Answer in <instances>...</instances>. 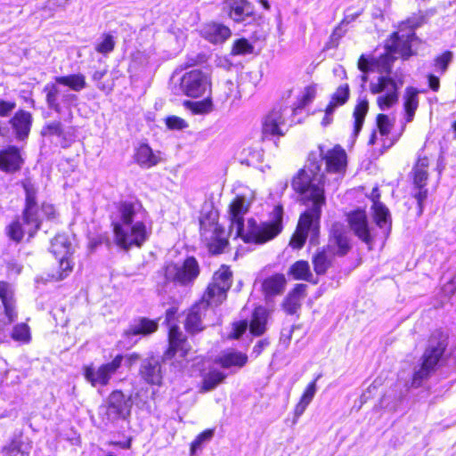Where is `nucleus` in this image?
Returning a JSON list of instances; mask_svg holds the SVG:
<instances>
[{
	"mask_svg": "<svg viewBox=\"0 0 456 456\" xmlns=\"http://www.w3.org/2000/svg\"><path fill=\"white\" fill-rule=\"evenodd\" d=\"M60 138L61 139V147H69L77 138L76 128L74 126H69L66 129L62 127V134Z\"/></svg>",
	"mask_w": 456,
	"mask_h": 456,
	"instance_id": "50",
	"label": "nucleus"
},
{
	"mask_svg": "<svg viewBox=\"0 0 456 456\" xmlns=\"http://www.w3.org/2000/svg\"><path fill=\"white\" fill-rule=\"evenodd\" d=\"M346 153L336 145L325 150L320 145L318 151L310 153L305 168L292 180L293 189L300 193L301 201L307 209L300 216L297 230L289 242L294 248H301L308 234L313 242L319 233L322 208L325 204L324 187L336 191L346 168Z\"/></svg>",
	"mask_w": 456,
	"mask_h": 456,
	"instance_id": "1",
	"label": "nucleus"
},
{
	"mask_svg": "<svg viewBox=\"0 0 456 456\" xmlns=\"http://www.w3.org/2000/svg\"><path fill=\"white\" fill-rule=\"evenodd\" d=\"M247 362L248 355L238 351L225 352L216 359V363L219 364L224 369H240L245 366Z\"/></svg>",
	"mask_w": 456,
	"mask_h": 456,
	"instance_id": "29",
	"label": "nucleus"
},
{
	"mask_svg": "<svg viewBox=\"0 0 456 456\" xmlns=\"http://www.w3.org/2000/svg\"><path fill=\"white\" fill-rule=\"evenodd\" d=\"M60 260V272L57 273V274H53L52 279L55 281H61L65 279L69 273L72 271V265L68 259L67 256L64 257H58Z\"/></svg>",
	"mask_w": 456,
	"mask_h": 456,
	"instance_id": "46",
	"label": "nucleus"
},
{
	"mask_svg": "<svg viewBox=\"0 0 456 456\" xmlns=\"http://www.w3.org/2000/svg\"><path fill=\"white\" fill-rule=\"evenodd\" d=\"M12 128L15 130L18 139L22 140L28 136L32 123L31 114L26 110H19L10 120Z\"/></svg>",
	"mask_w": 456,
	"mask_h": 456,
	"instance_id": "28",
	"label": "nucleus"
},
{
	"mask_svg": "<svg viewBox=\"0 0 456 456\" xmlns=\"http://www.w3.org/2000/svg\"><path fill=\"white\" fill-rule=\"evenodd\" d=\"M123 362L124 355L118 354L111 362L103 363L98 368L87 366L84 371L85 378L93 387L106 386L121 367Z\"/></svg>",
	"mask_w": 456,
	"mask_h": 456,
	"instance_id": "14",
	"label": "nucleus"
},
{
	"mask_svg": "<svg viewBox=\"0 0 456 456\" xmlns=\"http://www.w3.org/2000/svg\"><path fill=\"white\" fill-rule=\"evenodd\" d=\"M53 79L71 92H80L86 87V77L81 73L55 77Z\"/></svg>",
	"mask_w": 456,
	"mask_h": 456,
	"instance_id": "33",
	"label": "nucleus"
},
{
	"mask_svg": "<svg viewBox=\"0 0 456 456\" xmlns=\"http://www.w3.org/2000/svg\"><path fill=\"white\" fill-rule=\"evenodd\" d=\"M200 273V266L194 256H188L182 262L169 263L164 267L167 282L180 286H191Z\"/></svg>",
	"mask_w": 456,
	"mask_h": 456,
	"instance_id": "9",
	"label": "nucleus"
},
{
	"mask_svg": "<svg viewBox=\"0 0 456 456\" xmlns=\"http://www.w3.org/2000/svg\"><path fill=\"white\" fill-rule=\"evenodd\" d=\"M403 85V79L396 74L395 77L390 76H379L377 80L370 83V92L377 94V105L385 111L395 104L399 101V90Z\"/></svg>",
	"mask_w": 456,
	"mask_h": 456,
	"instance_id": "8",
	"label": "nucleus"
},
{
	"mask_svg": "<svg viewBox=\"0 0 456 456\" xmlns=\"http://www.w3.org/2000/svg\"><path fill=\"white\" fill-rule=\"evenodd\" d=\"M266 311L264 307H256L249 325L250 332L255 336L262 335L265 330Z\"/></svg>",
	"mask_w": 456,
	"mask_h": 456,
	"instance_id": "36",
	"label": "nucleus"
},
{
	"mask_svg": "<svg viewBox=\"0 0 456 456\" xmlns=\"http://www.w3.org/2000/svg\"><path fill=\"white\" fill-rule=\"evenodd\" d=\"M250 202L244 196H237L229 206L231 222L229 235L234 239L241 238L247 243L263 244L276 237L282 231L283 208L276 206L271 213V220L256 223L249 218L244 223V215L248 213Z\"/></svg>",
	"mask_w": 456,
	"mask_h": 456,
	"instance_id": "2",
	"label": "nucleus"
},
{
	"mask_svg": "<svg viewBox=\"0 0 456 456\" xmlns=\"http://www.w3.org/2000/svg\"><path fill=\"white\" fill-rule=\"evenodd\" d=\"M226 375L218 370H211L209 373L204 378L203 381V390L210 391L216 388L220 383H222Z\"/></svg>",
	"mask_w": 456,
	"mask_h": 456,
	"instance_id": "40",
	"label": "nucleus"
},
{
	"mask_svg": "<svg viewBox=\"0 0 456 456\" xmlns=\"http://www.w3.org/2000/svg\"><path fill=\"white\" fill-rule=\"evenodd\" d=\"M132 406L131 395H126L120 390H114L109 395L106 405L101 407V414L109 422L126 419L131 414Z\"/></svg>",
	"mask_w": 456,
	"mask_h": 456,
	"instance_id": "11",
	"label": "nucleus"
},
{
	"mask_svg": "<svg viewBox=\"0 0 456 456\" xmlns=\"http://www.w3.org/2000/svg\"><path fill=\"white\" fill-rule=\"evenodd\" d=\"M158 327L159 324L156 321L142 317L134 321V323L130 325L126 334L147 336L155 332L158 330Z\"/></svg>",
	"mask_w": 456,
	"mask_h": 456,
	"instance_id": "31",
	"label": "nucleus"
},
{
	"mask_svg": "<svg viewBox=\"0 0 456 456\" xmlns=\"http://www.w3.org/2000/svg\"><path fill=\"white\" fill-rule=\"evenodd\" d=\"M443 291L446 296H452L456 291V273L447 281L444 287Z\"/></svg>",
	"mask_w": 456,
	"mask_h": 456,
	"instance_id": "58",
	"label": "nucleus"
},
{
	"mask_svg": "<svg viewBox=\"0 0 456 456\" xmlns=\"http://www.w3.org/2000/svg\"><path fill=\"white\" fill-rule=\"evenodd\" d=\"M350 94L349 86L347 84L339 86L331 96L330 103H333L334 107L338 108L345 104Z\"/></svg>",
	"mask_w": 456,
	"mask_h": 456,
	"instance_id": "42",
	"label": "nucleus"
},
{
	"mask_svg": "<svg viewBox=\"0 0 456 456\" xmlns=\"http://www.w3.org/2000/svg\"><path fill=\"white\" fill-rule=\"evenodd\" d=\"M248 329V322L242 321L234 325L233 328V338H239Z\"/></svg>",
	"mask_w": 456,
	"mask_h": 456,
	"instance_id": "59",
	"label": "nucleus"
},
{
	"mask_svg": "<svg viewBox=\"0 0 456 456\" xmlns=\"http://www.w3.org/2000/svg\"><path fill=\"white\" fill-rule=\"evenodd\" d=\"M347 221L354 233L367 245L372 244L374 236L368 225L365 211L356 210L347 216Z\"/></svg>",
	"mask_w": 456,
	"mask_h": 456,
	"instance_id": "20",
	"label": "nucleus"
},
{
	"mask_svg": "<svg viewBox=\"0 0 456 456\" xmlns=\"http://www.w3.org/2000/svg\"><path fill=\"white\" fill-rule=\"evenodd\" d=\"M269 345L268 340L266 339H261L259 340L256 345L253 347L252 354L255 355V357H257L261 354L263 350Z\"/></svg>",
	"mask_w": 456,
	"mask_h": 456,
	"instance_id": "62",
	"label": "nucleus"
},
{
	"mask_svg": "<svg viewBox=\"0 0 456 456\" xmlns=\"http://www.w3.org/2000/svg\"><path fill=\"white\" fill-rule=\"evenodd\" d=\"M16 107L14 102H7L0 99V117H7Z\"/></svg>",
	"mask_w": 456,
	"mask_h": 456,
	"instance_id": "56",
	"label": "nucleus"
},
{
	"mask_svg": "<svg viewBox=\"0 0 456 456\" xmlns=\"http://www.w3.org/2000/svg\"><path fill=\"white\" fill-rule=\"evenodd\" d=\"M41 211L48 219L55 217V208L52 204L44 203Z\"/></svg>",
	"mask_w": 456,
	"mask_h": 456,
	"instance_id": "61",
	"label": "nucleus"
},
{
	"mask_svg": "<svg viewBox=\"0 0 456 456\" xmlns=\"http://www.w3.org/2000/svg\"><path fill=\"white\" fill-rule=\"evenodd\" d=\"M4 456H18L21 453L20 443L17 441L11 442L4 448Z\"/></svg>",
	"mask_w": 456,
	"mask_h": 456,
	"instance_id": "55",
	"label": "nucleus"
},
{
	"mask_svg": "<svg viewBox=\"0 0 456 456\" xmlns=\"http://www.w3.org/2000/svg\"><path fill=\"white\" fill-rule=\"evenodd\" d=\"M291 112L288 107H274L264 118L263 134L281 136L287 131L286 116Z\"/></svg>",
	"mask_w": 456,
	"mask_h": 456,
	"instance_id": "18",
	"label": "nucleus"
},
{
	"mask_svg": "<svg viewBox=\"0 0 456 456\" xmlns=\"http://www.w3.org/2000/svg\"><path fill=\"white\" fill-rule=\"evenodd\" d=\"M337 108L334 107L333 103H329L325 110L324 117L322 120V125L326 126L332 122V115Z\"/></svg>",
	"mask_w": 456,
	"mask_h": 456,
	"instance_id": "57",
	"label": "nucleus"
},
{
	"mask_svg": "<svg viewBox=\"0 0 456 456\" xmlns=\"http://www.w3.org/2000/svg\"><path fill=\"white\" fill-rule=\"evenodd\" d=\"M287 281L283 274L276 273L266 277L262 281V291L266 298L281 295L285 289Z\"/></svg>",
	"mask_w": 456,
	"mask_h": 456,
	"instance_id": "25",
	"label": "nucleus"
},
{
	"mask_svg": "<svg viewBox=\"0 0 456 456\" xmlns=\"http://www.w3.org/2000/svg\"><path fill=\"white\" fill-rule=\"evenodd\" d=\"M327 248L333 254L345 256L351 249L349 238L343 224H334Z\"/></svg>",
	"mask_w": 456,
	"mask_h": 456,
	"instance_id": "21",
	"label": "nucleus"
},
{
	"mask_svg": "<svg viewBox=\"0 0 456 456\" xmlns=\"http://www.w3.org/2000/svg\"><path fill=\"white\" fill-rule=\"evenodd\" d=\"M135 161L145 168L151 167L157 165L159 161V157L153 153L151 148L147 144H141L134 155Z\"/></svg>",
	"mask_w": 456,
	"mask_h": 456,
	"instance_id": "32",
	"label": "nucleus"
},
{
	"mask_svg": "<svg viewBox=\"0 0 456 456\" xmlns=\"http://www.w3.org/2000/svg\"><path fill=\"white\" fill-rule=\"evenodd\" d=\"M316 94V88L314 86H309L305 88L302 98L300 99V102L298 106L294 109L292 111H296L297 109H302L306 106L309 102H311Z\"/></svg>",
	"mask_w": 456,
	"mask_h": 456,
	"instance_id": "51",
	"label": "nucleus"
},
{
	"mask_svg": "<svg viewBox=\"0 0 456 456\" xmlns=\"http://www.w3.org/2000/svg\"><path fill=\"white\" fill-rule=\"evenodd\" d=\"M453 53L451 51H445L441 55L435 59L436 70L441 75L444 74L448 69L449 64L452 62Z\"/></svg>",
	"mask_w": 456,
	"mask_h": 456,
	"instance_id": "43",
	"label": "nucleus"
},
{
	"mask_svg": "<svg viewBox=\"0 0 456 456\" xmlns=\"http://www.w3.org/2000/svg\"><path fill=\"white\" fill-rule=\"evenodd\" d=\"M428 86L434 92H437L440 88V80L434 75H428Z\"/></svg>",
	"mask_w": 456,
	"mask_h": 456,
	"instance_id": "63",
	"label": "nucleus"
},
{
	"mask_svg": "<svg viewBox=\"0 0 456 456\" xmlns=\"http://www.w3.org/2000/svg\"><path fill=\"white\" fill-rule=\"evenodd\" d=\"M118 209L112 221L116 244L125 250L141 248L151 233L147 211L141 203L130 201L120 203Z\"/></svg>",
	"mask_w": 456,
	"mask_h": 456,
	"instance_id": "3",
	"label": "nucleus"
},
{
	"mask_svg": "<svg viewBox=\"0 0 456 456\" xmlns=\"http://www.w3.org/2000/svg\"><path fill=\"white\" fill-rule=\"evenodd\" d=\"M373 201V218L376 224L383 230L385 235H387L391 229V217L388 208H387L379 200V194L378 189L374 188L371 191Z\"/></svg>",
	"mask_w": 456,
	"mask_h": 456,
	"instance_id": "23",
	"label": "nucleus"
},
{
	"mask_svg": "<svg viewBox=\"0 0 456 456\" xmlns=\"http://www.w3.org/2000/svg\"><path fill=\"white\" fill-rule=\"evenodd\" d=\"M208 75L200 69L186 72L181 79V89L189 97H200L210 89Z\"/></svg>",
	"mask_w": 456,
	"mask_h": 456,
	"instance_id": "16",
	"label": "nucleus"
},
{
	"mask_svg": "<svg viewBox=\"0 0 456 456\" xmlns=\"http://www.w3.org/2000/svg\"><path fill=\"white\" fill-rule=\"evenodd\" d=\"M59 8L58 5L51 4V0H47L44 6H42L37 12L42 20H47L54 15V12Z\"/></svg>",
	"mask_w": 456,
	"mask_h": 456,
	"instance_id": "52",
	"label": "nucleus"
},
{
	"mask_svg": "<svg viewBox=\"0 0 456 456\" xmlns=\"http://www.w3.org/2000/svg\"><path fill=\"white\" fill-rule=\"evenodd\" d=\"M223 12L236 23L247 25L256 20L255 7L247 0H225Z\"/></svg>",
	"mask_w": 456,
	"mask_h": 456,
	"instance_id": "17",
	"label": "nucleus"
},
{
	"mask_svg": "<svg viewBox=\"0 0 456 456\" xmlns=\"http://www.w3.org/2000/svg\"><path fill=\"white\" fill-rule=\"evenodd\" d=\"M321 378V375H318L316 379L312 381L307 387L305 388V392L303 393L300 401L296 405L294 410L295 417L298 418L300 417L307 408V406L310 404L312 400L314 399L315 393L317 391L316 387V381Z\"/></svg>",
	"mask_w": 456,
	"mask_h": 456,
	"instance_id": "34",
	"label": "nucleus"
},
{
	"mask_svg": "<svg viewBox=\"0 0 456 456\" xmlns=\"http://www.w3.org/2000/svg\"><path fill=\"white\" fill-rule=\"evenodd\" d=\"M428 170L429 159L427 157H419L411 170L413 180L412 195L417 200L419 215L423 212L424 203L428 194V191L426 188L428 179Z\"/></svg>",
	"mask_w": 456,
	"mask_h": 456,
	"instance_id": "13",
	"label": "nucleus"
},
{
	"mask_svg": "<svg viewBox=\"0 0 456 456\" xmlns=\"http://www.w3.org/2000/svg\"><path fill=\"white\" fill-rule=\"evenodd\" d=\"M168 344V348L164 353L162 360L164 362L172 361L171 364L175 367H183L191 347L179 327L173 326L170 328Z\"/></svg>",
	"mask_w": 456,
	"mask_h": 456,
	"instance_id": "10",
	"label": "nucleus"
},
{
	"mask_svg": "<svg viewBox=\"0 0 456 456\" xmlns=\"http://www.w3.org/2000/svg\"><path fill=\"white\" fill-rule=\"evenodd\" d=\"M333 254L328 248H322L313 257L314 269L316 274H324L331 265Z\"/></svg>",
	"mask_w": 456,
	"mask_h": 456,
	"instance_id": "35",
	"label": "nucleus"
},
{
	"mask_svg": "<svg viewBox=\"0 0 456 456\" xmlns=\"http://www.w3.org/2000/svg\"><path fill=\"white\" fill-rule=\"evenodd\" d=\"M0 299L3 303L4 312L9 321L17 319L16 300L14 289L12 284L6 281H0Z\"/></svg>",
	"mask_w": 456,
	"mask_h": 456,
	"instance_id": "24",
	"label": "nucleus"
},
{
	"mask_svg": "<svg viewBox=\"0 0 456 456\" xmlns=\"http://www.w3.org/2000/svg\"><path fill=\"white\" fill-rule=\"evenodd\" d=\"M166 124L169 129L182 130L188 126L187 122L176 116L168 117L166 120Z\"/></svg>",
	"mask_w": 456,
	"mask_h": 456,
	"instance_id": "53",
	"label": "nucleus"
},
{
	"mask_svg": "<svg viewBox=\"0 0 456 456\" xmlns=\"http://www.w3.org/2000/svg\"><path fill=\"white\" fill-rule=\"evenodd\" d=\"M114 37L110 34L102 35L95 44L94 49L97 53L107 55L114 50Z\"/></svg>",
	"mask_w": 456,
	"mask_h": 456,
	"instance_id": "41",
	"label": "nucleus"
},
{
	"mask_svg": "<svg viewBox=\"0 0 456 456\" xmlns=\"http://www.w3.org/2000/svg\"><path fill=\"white\" fill-rule=\"evenodd\" d=\"M306 288L305 284H297L285 297L282 307L288 314H296L301 307V301L305 296Z\"/></svg>",
	"mask_w": 456,
	"mask_h": 456,
	"instance_id": "26",
	"label": "nucleus"
},
{
	"mask_svg": "<svg viewBox=\"0 0 456 456\" xmlns=\"http://www.w3.org/2000/svg\"><path fill=\"white\" fill-rule=\"evenodd\" d=\"M22 186L25 191V208L22 212V220L27 225V231L23 230L22 224L19 220L10 224L7 227V234L15 242L21 241L25 232L33 236L40 227V216L37 200V189L30 180H25Z\"/></svg>",
	"mask_w": 456,
	"mask_h": 456,
	"instance_id": "6",
	"label": "nucleus"
},
{
	"mask_svg": "<svg viewBox=\"0 0 456 456\" xmlns=\"http://www.w3.org/2000/svg\"><path fill=\"white\" fill-rule=\"evenodd\" d=\"M232 283V271L228 266L222 265L214 273L202 299L189 310L184 324L188 332L194 334L204 330L203 319L207 313L212 312L210 307L217 306L226 299Z\"/></svg>",
	"mask_w": 456,
	"mask_h": 456,
	"instance_id": "5",
	"label": "nucleus"
},
{
	"mask_svg": "<svg viewBox=\"0 0 456 456\" xmlns=\"http://www.w3.org/2000/svg\"><path fill=\"white\" fill-rule=\"evenodd\" d=\"M70 242L65 234H57L51 241L50 251L58 257L68 256Z\"/></svg>",
	"mask_w": 456,
	"mask_h": 456,
	"instance_id": "37",
	"label": "nucleus"
},
{
	"mask_svg": "<svg viewBox=\"0 0 456 456\" xmlns=\"http://www.w3.org/2000/svg\"><path fill=\"white\" fill-rule=\"evenodd\" d=\"M447 345V338L440 331L435 332L430 337L428 347L422 356V362L419 367L416 368L414 370L411 381L412 387H420L422 382L428 379L436 370Z\"/></svg>",
	"mask_w": 456,
	"mask_h": 456,
	"instance_id": "7",
	"label": "nucleus"
},
{
	"mask_svg": "<svg viewBox=\"0 0 456 456\" xmlns=\"http://www.w3.org/2000/svg\"><path fill=\"white\" fill-rule=\"evenodd\" d=\"M426 18L422 14L412 16L407 20L403 21L396 32L393 33L386 42V53L375 59L372 64L375 70L380 73V76H389L392 67L397 56L403 60H408L415 53L412 46L415 41H419L414 30L425 23Z\"/></svg>",
	"mask_w": 456,
	"mask_h": 456,
	"instance_id": "4",
	"label": "nucleus"
},
{
	"mask_svg": "<svg viewBox=\"0 0 456 456\" xmlns=\"http://www.w3.org/2000/svg\"><path fill=\"white\" fill-rule=\"evenodd\" d=\"M62 84L53 82L47 83L43 92L45 94V102L50 110L61 114L62 109H70L77 101V96L69 89L62 88Z\"/></svg>",
	"mask_w": 456,
	"mask_h": 456,
	"instance_id": "12",
	"label": "nucleus"
},
{
	"mask_svg": "<svg viewBox=\"0 0 456 456\" xmlns=\"http://www.w3.org/2000/svg\"><path fill=\"white\" fill-rule=\"evenodd\" d=\"M192 110L195 113H205L210 110V103L206 102H197L192 103Z\"/></svg>",
	"mask_w": 456,
	"mask_h": 456,
	"instance_id": "60",
	"label": "nucleus"
},
{
	"mask_svg": "<svg viewBox=\"0 0 456 456\" xmlns=\"http://www.w3.org/2000/svg\"><path fill=\"white\" fill-rule=\"evenodd\" d=\"M374 58L368 59L364 55H362L358 61V69L363 73H367L370 70H374L375 67L372 64Z\"/></svg>",
	"mask_w": 456,
	"mask_h": 456,
	"instance_id": "54",
	"label": "nucleus"
},
{
	"mask_svg": "<svg viewBox=\"0 0 456 456\" xmlns=\"http://www.w3.org/2000/svg\"><path fill=\"white\" fill-rule=\"evenodd\" d=\"M214 436L213 429H207L200 433L197 437L193 440L191 444V455H194L198 450H200L202 444L204 443L209 442Z\"/></svg>",
	"mask_w": 456,
	"mask_h": 456,
	"instance_id": "44",
	"label": "nucleus"
},
{
	"mask_svg": "<svg viewBox=\"0 0 456 456\" xmlns=\"http://www.w3.org/2000/svg\"><path fill=\"white\" fill-rule=\"evenodd\" d=\"M369 110V102L366 99L362 100L355 107L354 111V135L357 136L362 130L365 116Z\"/></svg>",
	"mask_w": 456,
	"mask_h": 456,
	"instance_id": "38",
	"label": "nucleus"
},
{
	"mask_svg": "<svg viewBox=\"0 0 456 456\" xmlns=\"http://www.w3.org/2000/svg\"><path fill=\"white\" fill-rule=\"evenodd\" d=\"M419 91L413 86H407L404 89L403 96V109L405 111V120L408 123L413 120L419 107Z\"/></svg>",
	"mask_w": 456,
	"mask_h": 456,
	"instance_id": "30",
	"label": "nucleus"
},
{
	"mask_svg": "<svg viewBox=\"0 0 456 456\" xmlns=\"http://www.w3.org/2000/svg\"><path fill=\"white\" fill-rule=\"evenodd\" d=\"M289 273L293 275L296 280H304L306 281H313V274L310 271V266L308 262L300 260L296 262L290 267Z\"/></svg>",
	"mask_w": 456,
	"mask_h": 456,
	"instance_id": "39",
	"label": "nucleus"
},
{
	"mask_svg": "<svg viewBox=\"0 0 456 456\" xmlns=\"http://www.w3.org/2000/svg\"><path fill=\"white\" fill-rule=\"evenodd\" d=\"M200 231L209 252L222 253L228 244L225 231L217 223L209 220H200Z\"/></svg>",
	"mask_w": 456,
	"mask_h": 456,
	"instance_id": "15",
	"label": "nucleus"
},
{
	"mask_svg": "<svg viewBox=\"0 0 456 456\" xmlns=\"http://www.w3.org/2000/svg\"><path fill=\"white\" fill-rule=\"evenodd\" d=\"M12 338L20 342L27 343L30 340L29 328L25 323H20L13 327Z\"/></svg>",
	"mask_w": 456,
	"mask_h": 456,
	"instance_id": "45",
	"label": "nucleus"
},
{
	"mask_svg": "<svg viewBox=\"0 0 456 456\" xmlns=\"http://www.w3.org/2000/svg\"><path fill=\"white\" fill-rule=\"evenodd\" d=\"M202 36L213 44H221L231 37V29L223 24H207L201 30Z\"/></svg>",
	"mask_w": 456,
	"mask_h": 456,
	"instance_id": "27",
	"label": "nucleus"
},
{
	"mask_svg": "<svg viewBox=\"0 0 456 456\" xmlns=\"http://www.w3.org/2000/svg\"><path fill=\"white\" fill-rule=\"evenodd\" d=\"M139 374L147 384L160 386L162 384L163 371L159 357L151 355L144 358L141 362Z\"/></svg>",
	"mask_w": 456,
	"mask_h": 456,
	"instance_id": "19",
	"label": "nucleus"
},
{
	"mask_svg": "<svg viewBox=\"0 0 456 456\" xmlns=\"http://www.w3.org/2000/svg\"><path fill=\"white\" fill-rule=\"evenodd\" d=\"M24 164L20 151L16 146H8L0 151V170L13 174L20 171Z\"/></svg>",
	"mask_w": 456,
	"mask_h": 456,
	"instance_id": "22",
	"label": "nucleus"
},
{
	"mask_svg": "<svg viewBox=\"0 0 456 456\" xmlns=\"http://www.w3.org/2000/svg\"><path fill=\"white\" fill-rule=\"evenodd\" d=\"M252 51L253 46L249 44V42L245 38H241L234 42L232 53L234 55H239L250 53Z\"/></svg>",
	"mask_w": 456,
	"mask_h": 456,
	"instance_id": "49",
	"label": "nucleus"
},
{
	"mask_svg": "<svg viewBox=\"0 0 456 456\" xmlns=\"http://www.w3.org/2000/svg\"><path fill=\"white\" fill-rule=\"evenodd\" d=\"M377 127L381 137L387 136L392 128L389 118L385 114H379L377 116Z\"/></svg>",
	"mask_w": 456,
	"mask_h": 456,
	"instance_id": "47",
	"label": "nucleus"
},
{
	"mask_svg": "<svg viewBox=\"0 0 456 456\" xmlns=\"http://www.w3.org/2000/svg\"><path fill=\"white\" fill-rule=\"evenodd\" d=\"M344 35V31L342 30L341 27L338 26L337 27L332 35H331V39L334 40V39H338L340 38L342 36Z\"/></svg>",
	"mask_w": 456,
	"mask_h": 456,
	"instance_id": "64",
	"label": "nucleus"
},
{
	"mask_svg": "<svg viewBox=\"0 0 456 456\" xmlns=\"http://www.w3.org/2000/svg\"><path fill=\"white\" fill-rule=\"evenodd\" d=\"M44 136L56 135L58 137L62 134V125L60 121H52L47 123L41 131Z\"/></svg>",
	"mask_w": 456,
	"mask_h": 456,
	"instance_id": "48",
	"label": "nucleus"
}]
</instances>
